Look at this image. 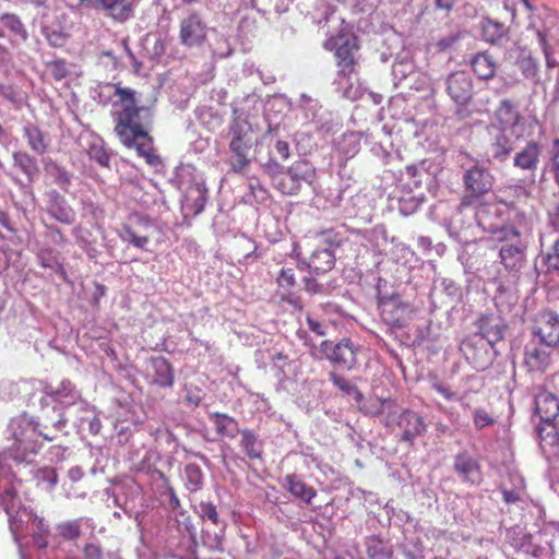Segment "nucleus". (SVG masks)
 Here are the masks:
<instances>
[{"label":"nucleus","instance_id":"obj_40","mask_svg":"<svg viewBox=\"0 0 559 559\" xmlns=\"http://www.w3.org/2000/svg\"><path fill=\"white\" fill-rule=\"evenodd\" d=\"M473 423L476 429H484L493 425L496 420L487 411L478 408L474 412Z\"/></svg>","mask_w":559,"mask_h":559},{"label":"nucleus","instance_id":"obj_18","mask_svg":"<svg viewBox=\"0 0 559 559\" xmlns=\"http://www.w3.org/2000/svg\"><path fill=\"white\" fill-rule=\"evenodd\" d=\"M477 328L481 336L479 340H486L490 346H493L503 338L507 325L500 317L483 314L477 320Z\"/></svg>","mask_w":559,"mask_h":559},{"label":"nucleus","instance_id":"obj_52","mask_svg":"<svg viewBox=\"0 0 559 559\" xmlns=\"http://www.w3.org/2000/svg\"><path fill=\"white\" fill-rule=\"evenodd\" d=\"M306 321H307V325L311 332H313L318 336L325 335V329L321 321H319L318 319L313 318L310 314L307 316Z\"/></svg>","mask_w":559,"mask_h":559},{"label":"nucleus","instance_id":"obj_33","mask_svg":"<svg viewBox=\"0 0 559 559\" xmlns=\"http://www.w3.org/2000/svg\"><path fill=\"white\" fill-rule=\"evenodd\" d=\"M537 435L543 447L559 448V429L555 420L542 421L537 427Z\"/></svg>","mask_w":559,"mask_h":559},{"label":"nucleus","instance_id":"obj_15","mask_svg":"<svg viewBox=\"0 0 559 559\" xmlns=\"http://www.w3.org/2000/svg\"><path fill=\"white\" fill-rule=\"evenodd\" d=\"M453 469L465 484L475 486L479 485L483 480L480 464L466 451L455 455Z\"/></svg>","mask_w":559,"mask_h":559},{"label":"nucleus","instance_id":"obj_25","mask_svg":"<svg viewBox=\"0 0 559 559\" xmlns=\"http://www.w3.org/2000/svg\"><path fill=\"white\" fill-rule=\"evenodd\" d=\"M207 201V188L203 182L191 185L186 193V206L193 214L203 212Z\"/></svg>","mask_w":559,"mask_h":559},{"label":"nucleus","instance_id":"obj_4","mask_svg":"<svg viewBox=\"0 0 559 559\" xmlns=\"http://www.w3.org/2000/svg\"><path fill=\"white\" fill-rule=\"evenodd\" d=\"M465 194L461 200L464 207L478 206L484 197L492 189L493 177L490 171L481 166H473L463 176Z\"/></svg>","mask_w":559,"mask_h":559},{"label":"nucleus","instance_id":"obj_17","mask_svg":"<svg viewBox=\"0 0 559 559\" xmlns=\"http://www.w3.org/2000/svg\"><path fill=\"white\" fill-rule=\"evenodd\" d=\"M206 37V26L198 13H191L180 24V43L187 47L201 45Z\"/></svg>","mask_w":559,"mask_h":559},{"label":"nucleus","instance_id":"obj_36","mask_svg":"<svg viewBox=\"0 0 559 559\" xmlns=\"http://www.w3.org/2000/svg\"><path fill=\"white\" fill-rule=\"evenodd\" d=\"M512 150L513 147L508 136L504 134H499L496 136V140L492 144V154L495 158L504 160L510 155Z\"/></svg>","mask_w":559,"mask_h":559},{"label":"nucleus","instance_id":"obj_7","mask_svg":"<svg viewBox=\"0 0 559 559\" xmlns=\"http://www.w3.org/2000/svg\"><path fill=\"white\" fill-rule=\"evenodd\" d=\"M231 140L229 151L233 157L229 162L234 173H241L250 164V151L254 145L250 124L234 123L230 128Z\"/></svg>","mask_w":559,"mask_h":559},{"label":"nucleus","instance_id":"obj_31","mask_svg":"<svg viewBox=\"0 0 559 559\" xmlns=\"http://www.w3.org/2000/svg\"><path fill=\"white\" fill-rule=\"evenodd\" d=\"M549 352L544 348H527L524 361L531 371H544L549 365Z\"/></svg>","mask_w":559,"mask_h":559},{"label":"nucleus","instance_id":"obj_16","mask_svg":"<svg viewBox=\"0 0 559 559\" xmlns=\"http://www.w3.org/2000/svg\"><path fill=\"white\" fill-rule=\"evenodd\" d=\"M43 392L51 402L64 407L75 405L81 397L76 385L70 379H62L57 386L45 382Z\"/></svg>","mask_w":559,"mask_h":559},{"label":"nucleus","instance_id":"obj_9","mask_svg":"<svg viewBox=\"0 0 559 559\" xmlns=\"http://www.w3.org/2000/svg\"><path fill=\"white\" fill-rule=\"evenodd\" d=\"M379 307L382 320L395 329H404L414 311L412 306L399 296L382 298Z\"/></svg>","mask_w":559,"mask_h":559},{"label":"nucleus","instance_id":"obj_24","mask_svg":"<svg viewBox=\"0 0 559 559\" xmlns=\"http://www.w3.org/2000/svg\"><path fill=\"white\" fill-rule=\"evenodd\" d=\"M335 257L331 249L316 248L309 257L308 266L317 274H323L333 269Z\"/></svg>","mask_w":559,"mask_h":559},{"label":"nucleus","instance_id":"obj_20","mask_svg":"<svg viewBox=\"0 0 559 559\" xmlns=\"http://www.w3.org/2000/svg\"><path fill=\"white\" fill-rule=\"evenodd\" d=\"M535 412L542 421L555 420L559 415L558 397L546 390H540L535 396Z\"/></svg>","mask_w":559,"mask_h":559},{"label":"nucleus","instance_id":"obj_38","mask_svg":"<svg viewBox=\"0 0 559 559\" xmlns=\"http://www.w3.org/2000/svg\"><path fill=\"white\" fill-rule=\"evenodd\" d=\"M59 532L64 539H76L81 536V524L78 520L63 522L59 525Z\"/></svg>","mask_w":559,"mask_h":559},{"label":"nucleus","instance_id":"obj_14","mask_svg":"<svg viewBox=\"0 0 559 559\" xmlns=\"http://www.w3.org/2000/svg\"><path fill=\"white\" fill-rule=\"evenodd\" d=\"M275 281L280 299L290 305L295 310H302L304 305L301 298L294 294V288L297 286L295 269L282 267Z\"/></svg>","mask_w":559,"mask_h":559},{"label":"nucleus","instance_id":"obj_37","mask_svg":"<svg viewBox=\"0 0 559 559\" xmlns=\"http://www.w3.org/2000/svg\"><path fill=\"white\" fill-rule=\"evenodd\" d=\"M1 22L3 25L9 28L11 32H13L15 35L20 36L21 38L25 39L27 37V32L21 22V20L14 15V14H3L1 16Z\"/></svg>","mask_w":559,"mask_h":559},{"label":"nucleus","instance_id":"obj_12","mask_svg":"<svg viewBox=\"0 0 559 559\" xmlns=\"http://www.w3.org/2000/svg\"><path fill=\"white\" fill-rule=\"evenodd\" d=\"M145 378L152 385L171 388L175 383V370L165 357H151L147 360Z\"/></svg>","mask_w":559,"mask_h":559},{"label":"nucleus","instance_id":"obj_42","mask_svg":"<svg viewBox=\"0 0 559 559\" xmlns=\"http://www.w3.org/2000/svg\"><path fill=\"white\" fill-rule=\"evenodd\" d=\"M329 378L332 381V383L335 386H337L341 391L348 393V394L352 392H357V394L360 396V393L358 392L357 388L355 385L350 384L345 378L337 374L336 372H330Z\"/></svg>","mask_w":559,"mask_h":559},{"label":"nucleus","instance_id":"obj_34","mask_svg":"<svg viewBox=\"0 0 559 559\" xmlns=\"http://www.w3.org/2000/svg\"><path fill=\"white\" fill-rule=\"evenodd\" d=\"M432 389L449 402H463L471 395V393H475V390L472 389H466L462 393H457L452 390L450 385L440 381H435L432 383Z\"/></svg>","mask_w":559,"mask_h":559},{"label":"nucleus","instance_id":"obj_2","mask_svg":"<svg viewBox=\"0 0 559 559\" xmlns=\"http://www.w3.org/2000/svg\"><path fill=\"white\" fill-rule=\"evenodd\" d=\"M500 243L499 262L509 278L518 280L526 264L527 245L521 231L514 226H503L496 233Z\"/></svg>","mask_w":559,"mask_h":559},{"label":"nucleus","instance_id":"obj_53","mask_svg":"<svg viewBox=\"0 0 559 559\" xmlns=\"http://www.w3.org/2000/svg\"><path fill=\"white\" fill-rule=\"evenodd\" d=\"M275 150L282 159L286 160L290 157V147L287 141L277 140L275 143Z\"/></svg>","mask_w":559,"mask_h":559},{"label":"nucleus","instance_id":"obj_45","mask_svg":"<svg viewBox=\"0 0 559 559\" xmlns=\"http://www.w3.org/2000/svg\"><path fill=\"white\" fill-rule=\"evenodd\" d=\"M520 68L526 78L535 79L537 76L538 66L531 57L522 59L520 61Z\"/></svg>","mask_w":559,"mask_h":559},{"label":"nucleus","instance_id":"obj_58","mask_svg":"<svg viewBox=\"0 0 559 559\" xmlns=\"http://www.w3.org/2000/svg\"><path fill=\"white\" fill-rule=\"evenodd\" d=\"M437 8L450 11L453 8L454 0H435Z\"/></svg>","mask_w":559,"mask_h":559},{"label":"nucleus","instance_id":"obj_51","mask_svg":"<svg viewBox=\"0 0 559 559\" xmlns=\"http://www.w3.org/2000/svg\"><path fill=\"white\" fill-rule=\"evenodd\" d=\"M83 554L85 559H104L102 548L93 543H88L84 546Z\"/></svg>","mask_w":559,"mask_h":559},{"label":"nucleus","instance_id":"obj_13","mask_svg":"<svg viewBox=\"0 0 559 559\" xmlns=\"http://www.w3.org/2000/svg\"><path fill=\"white\" fill-rule=\"evenodd\" d=\"M447 93L457 105H467L473 98V82L465 71H455L447 79Z\"/></svg>","mask_w":559,"mask_h":559},{"label":"nucleus","instance_id":"obj_48","mask_svg":"<svg viewBox=\"0 0 559 559\" xmlns=\"http://www.w3.org/2000/svg\"><path fill=\"white\" fill-rule=\"evenodd\" d=\"M50 72L55 80L61 81L68 76L69 71L63 60L53 61L50 64Z\"/></svg>","mask_w":559,"mask_h":559},{"label":"nucleus","instance_id":"obj_39","mask_svg":"<svg viewBox=\"0 0 559 559\" xmlns=\"http://www.w3.org/2000/svg\"><path fill=\"white\" fill-rule=\"evenodd\" d=\"M49 213L55 219L63 224H71L74 221L73 211L70 207L61 206L60 204L52 205L49 209Z\"/></svg>","mask_w":559,"mask_h":559},{"label":"nucleus","instance_id":"obj_50","mask_svg":"<svg viewBox=\"0 0 559 559\" xmlns=\"http://www.w3.org/2000/svg\"><path fill=\"white\" fill-rule=\"evenodd\" d=\"M90 155L100 166H108L110 156L103 147H100V146L99 147L98 146L91 147Z\"/></svg>","mask_w":559,"mask_h":559},{"label":"nucleus","instance_id":"obj_44","mask_svg":"<svg viewBox=\"0 0 559 559\" xmlns=\"http://www.w3.org/2000/svg\"><path fill=\"white\" fill-rule=\"evenodd\" d=\"M199 507L203 519L210 520L215 525L218 524V513L212 502H201Z\"/></svg>","mask_w":559,"mask_h":559},{"label":"nucleus","instance_id":"obj_27","mask_svg":"<svg viewBox=\"0 0 559 559\" xmlns=\"http://www.w3.org/2000/svg\"><path fill=\"white\" fill-rule=\"evenodd\" d=\"M210 419L215 426V431L221 437L235 438L237 433H240L238 429V423L235 418L223 413L210 414Z\"/></svg>","mask_w":559,"mask_h":559},{"label":"nucleus","instance_id":"obj_35","mask_svg":"<svg viewBox=\"0 0 559 559\" xmlns=\"http://www.w3.org/2000/svg\"><path fill=\"white\" fill-rule=\"evenodd\" d=\"M185 476L189 489L191 491H197L201 488L203 483V473L199 465L191 463L186 465L185 467Z\"/></svg>","mask_w":559,"mask_h":559},{"label":"nucleus","instance_id":"obj_55","mask_svg":"<svg viewBox=\"0 0 559 559\" xmlns=\"http://www.w3.org/2000/svg\"><path fill=\"white\" fill-rule=\"evenodd\" d=\"M304 287L305 290H307L310 294H317L318 292H320L321 288L320 284L314 278L310 277H305Z\"/></svg>","mask_w":559,"mask_h":559},{"label":"nucleus","instance_id":"obj_61","mask_svg":"<svg viewBox=\"0 0 559 559\" xmlns=\"http://www.w3.org/2000/svg\"><path fill=\"white\" fill-rule=\"evenodd\" d=\"M48 473H49L48 480H49L51 486H55L57 484V480H58L57 473H56L55 469H49Z\"/></svg>","mask_w":559,"mask_h":559},{"label":"nucleus","instance_id":"obj_28","mask_svg":"<svg viewBox=\"0 0 559 559\" xmlns=\"http://www.w3.org/2000/svg\"><path fill=\"white\" fill-rule=\"evenodd\" d=\"M471 66L474 73L481 80H489L493 78L497 69L496 61L487 52L477 53L471 60Z\"/></svg>","mask_w":559,"mask_h":559},{"label":"nucleus","instance_id":"obj_64","mask_svg":"<svg viewBox=\"0 0 559 559\" xmlns=\"http://www.w3.org/2000/svg\"><path fill=\"white\" fill-rule=\"evenodd\" d=\"M21 167L25 174L29 175V171L27 170V167L25 165L21 163Z\"/></svg>","mask_w":559,"mask_h":559},{"label":"nucleus","instance_id":"obj_3","mask_svg":"<svg viewBox=\"0 0 559 559\" xmlns=\"http://www.w3.org/2000/svg\"><path fill=\"white\" fill-rule=\"evenodd\" d=\"M274 185L285 195H296L304 185H312L316 180V169L307 160H297L286 170L274 178Z\"/></svg>","mask_w":559,"mask_h":559},{"label":"nucleus","instance_id":"obj_11","mask_svg":"<svg viewBox=\"0 0 559 559\" xmlns=\"http://www.w3.org/2000/svg\"><path fill=\"white\" fill-rule=\"evenodd\" d=\"M80 4L88 9L104 10L107 15L119 22L127 21L133 13L140 0H79Z\"/></svg>","mask_w":559,"mask_h":559},{"label":"nucleus","instance_id":"obj_54","mask_svg":"<svg viewBox=\"0 0 559 559\" xmlns=\"http://www.w3.org/2000/svg\"><path fill=\"white\" fill-rule=\"evenodd\" d=\"M70 175L66 170L59 169L58 176L56 177V183L62 189H66L70 185Z\"/></svg>","mask_w":559,"mask_h":559},{"label":"nucleus","instance_id":"obj_63","mask_svg":"<svg viewBox=\"0 0 559 559\" xmlns=\"http://www.w3.org/2000/svg\"><path fill=\"white\" fill-rule=\"evenodd\" d=\"M297 248H298V245L297 243H294V249H293V252L299 257V253L297 252Z\"/></svg>","mask_w":559,"mask_h":559},{"label":"nucleus","instance_id":"obj_26","mask_svg":"<svg viewBox=\"0 0 559 559\" xmlns=\"http://www.w3.org/2000/svg\"><path fill=\"white\" fill-rule=\"evenodd\" d=\"M368 559H394V550L379 535H370L365 539Z\"/></svg>","mask_w":559,"mask_h":559},{"label":"nucleus","instance_id":"obj_41","mask_svg":"<svg viewBox=\"0 0 559 559\" xmlns=\"http://www.w3.org/2000/svg\"><path fill=\"white\" fill-rule=\"evenodd\" d=\"M39 260V264L46 269H53L55 266H61L55 255L52 249H43L38 252L37 255Z\"/></svg>","mask_w":559,"mask_h":559},{"label":"nucleus","instance_id":"obj_59","mask_svg":"<svg viewBox=\"0 0 559 559\" xmlns=\"http://www.w3.org/2000/svg\"><path fill=\"white\" fill-rule=\"evenodd\" d=\"M550 222L555 228L559 229V201L552 212H550Z\"/></svg>","mask_w":559,"mask_h":559},{"label":"nucleus","instance_id":"obj_23","mask_svg":"<svg viewBox=\"0 0 559 559\" xmlns=\"http://www.w3.org/2000/svg\"><path fill=\"white\" fill-rule=\"evenodd\" d=\"M465 357L476 369H486L490 364L489 352L481 340L465 343Z\"/></svg>","mask_w":559,"mask_h":559},{"label":"nucleus","instance_id":"obj_1","mask_svg":"<svg viewBox=\"0 0 559 559\" xmlns=\"http://www.w3.org/2000/svg\"><path fill=\"white\" fill-rule=\"evenodd\" d=\"M110 86L114 87L111 114L117 138L127 148H134L148 165H156L159 156L154 152L153 138L147 130L148 121L143 120V114L148 115V109L138 105L134 90L120 83H112Z\"/></svg>","mask_w":559,"mask_h":559},{"label":"nucleus","instance_id":"obj_57","mask_svg":"<svg viewBox=\"0 0 559 559\" xmlns=\"http://www.w3.org/2000/svg\"><path fill=\"white\" fill-rule=\"evenodd\" d=\"M503 500L507 503H514L520 500V496L514 490H502Z\"/></svg>","mask_w":559,"mask_h":559},{"label":"nucleus","instance_id":"obj_47","mask_svg":"<svg viewBox=\"0 0 559 559\" xmlns=\"http://www.w3.org/2000/svg\"><path fill=\"white\" fill-rule=\"evenodd\" d=\"M537 35H538L539 45H540V47L543 49V52L545 55L547 67L548 68L556 67V61L551 57L552 52H551L550 46H549V44L547 41L546 35L543 32H538Z\"/></svg>","mask_w":559,"mask_h":559},{"label":"nucleus","instance_id":"obj_22","mask_svg":"<svg viewBox=\"0 0 559 559\" xmlns=\"http://www.w3.org/2000/svg\"><path fill=\"white\" fill-rule=\"evenodd\" d=\"M282 485L290 495L306 503H311L312 499L317 496L316 489L308 486L299 476L295 474L286 475Z\"/></svg>","mask_w":559,"mask_h":559},{"label":"nucleus","instance_id":"obj_19","mask_svg":"<svg viewBox=\"0 0 559 559\" xmlns=\"http://www.w3.org/2000/svg\"><path fill=\"white\" fill-rule=\"evenodd\" d=\"M397 426L403 431L401 439L411 443H413L414 439L421 436L426 430L424 418L416 412L409 409H404L400 414L397 418Z\"/></svg>","mask_w":559,"mask_h":559},{"label":"nucleus","instance_id":"obj_62","mask_svg":"<svg viewBox=\"0 0 559 559\" xmlns=\"http://www.w3.org/2000/svg\"><path fill=\"white\" fill-rule=\"evenodd\" d=\"M51 230L57 235V237H58V242H59V243H62V245H63V243H66V242H67V238H66V236L60 231V229H58V228H52Z\"/></svg>","mask_w":559,"mask_h":559},{"label":"nucleus","instance_id":"obj_30","mask_svg":"<svg viewBox=\"0 0 559 559\" xmlns=\"http://www.w3.org/2000/svg\"><path fill=\"white\" fill-rule=\"evenodd\" d=\"M24 136L27 139V143L31 148L43 155L48 150V141L44 132L36 124H27L23 129Z\"/></svg>","mask_w":559,"mask_h":559},{"label":"nucleus","instance_id":"obj_5","mask_svg":"<svg viewBox=\"0 0 559 559\" xmlns=\"http://www.w3.org/2000/svg\"><path fill=\"white\" fill-rule=\"evenodd\" d=\"M325 49L333 50L337 67V76L342 79H350L356 73L357 59L355 53L359 49L356 37L337 36L330 38L325 45Z\"/></svg>","mask_w":559,"mask_h":559},{"label":"nucleus","instance_id":"obj_29","mask_svg":"<svg viewBox=\"0 0 559 559\" xmlns=\"http://www.w3.org/2000/svg\"><path fill=\"white\" fill-rule=\"evenodd\" d=\"M239 443L242 451L250 460H258L262 457V442L252 430H240Z\"/></svg>","mask_w":559,"mask_h":559},{"label":"nucleus","instance_id":"obj_32","mask_svg":"<svg viewBox=\"0 0 559 559\" xmlns=\"http://www.w3.org/2000/svg\"><path fill=\"white\" fill-rule=\"evenodd\" d=\"M508 28L503 23L495 20H485L481 25L483 38L490 44H498L506 37Z\"/></svg>","mask_w":559,"mask_h":559},{"label":"nucleus","instance_id":"obj_8","mask_svg":"<svg viewBox=\"0 0 559 559\" xmlns=\"http://www.w3.org/2000/svg\"><path fill=\"white\" fill-rule=\"evenodd\" d=\"M532 335L539 344L556 347L559 344V313L548 308L539 310L532 320Z\"/></svg>","mask_w":559,"mask_h":559},{"label":"nucleus","instance_id":"obj_10","mask_svg":"<svg viewBox=\"0 0 559 559\" xmlns=\"http://www.w3.org/2000/svg\"><path fill=\"white\" fill-rule=\"evenodd\" d=\"M321 349L331 362L347 369L354 368L358 362V347L349 338H344L337 344H333L331 341H323Z\"/></svg>","mask_w":559,"mask_h":559},{"label":"nucleus","instance_id":"obj_60","mask_svg":"<svg viewBox=\"0 0 559 559\" xmlns=\"http://www.w3.org/2000/svg\"><path fill=\"white\" fill-rule=\"evenodd\" d=\"M100 429V420L98 418H94L90 423V431L94 435L98 433Z\"/></svg>","mask_w":559,"mask_h":559},{"label":"nucleus","instance_id":"obj_46","mask_svg":"<svg viewBox=\"0 0 559 559\" xmlns=\"http://www.w3.org/2000/svg\"><path fill=\"white\" fill-rule=\"evenodd\" d=\"M271 359L273 362V369L276 370V376L284 377L285 376V366L287 364L288 356L282 352H278V353L274 354L271 357Z\"/></svg>","mask_w":559,"mask_h":559},{"label":"nucleus","instance_id":"obj_56","mask_svg":"<svg viewBox=\"0 0 559 559\" xmlns=\"http://www.w3.org/2000/svg\"><path fill=\"white\" fill-rule=\"evenodd\" d=\"M168 495H169V504L175 510L180 507V500L176 495L175 489L171 486H168L167 488Z\"/></svg>","mask_w":559,"mask_h":559},{"label":"nucleus","instance_id":"obj_43","mask_svg":"<svg viewBox=\"0 0 559 559\" xmlns=\"http://www.w3.org/2000/svg\"><path fill=\"white\" fill-rule=\"evenodd\" d=\"M545 263L548 270H559V238L555 241L549 252L546 254Z\"/></svg>","mask_w":559,"mask_h":559},{"label":"nucleus","instance_id":"obj_49","mask_svg":"<svg viewBox=\"0 0 559 559\" xmlns=\"http://www.w3.org/2000/svg\"><path fill=\"white\" fill-rule=\"evenodd\" d=\"M551 171L559 186V139H555L552 142Z\"/></svg>","mask_w":559,"mask_h":559},{"label":"nucleus","instance_id":"obj_6","mask_svg":"<svg viewBox=\"0 0 559 559\" xmlns=\"http://www.w3.org/2000/svg\"><path fill=\"white\" fill-rule=\"evenodd\" d=\"M154 229H156V224L150 216L133 212L121 225L118 237L134 248L146 249Z\"/></svg>","mask_w":559,"mask_h":559},{"label":"nucleus","instance_id":"obj_21","mask_svg":"<svg viewBox=\"0 0 559 559\" xmlns=\"http://www.w3.org/2000/svg\"><path fill=\"white\" fill-rule=\"evenodd\" d=\"M542 147L537 142L531 141L515 154L514 166L528 171H535L539 164Z\"/></svg>","mask_w":559,"mask_h":559}]
</instances>
